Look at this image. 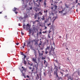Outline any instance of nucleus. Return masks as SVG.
<instances>
[{
	"mask_svg": "<svg viewBox=\"0 0 80 80\" xmlns=\"http://www.w3.org/2000/svg\"><path fill=\"white\" fill-rule=\"evenodd\" d=\"M53 71L54 72V75H56L57 77L58 78H59V79H60V78H62L58 77V74L57 73H58V68L57 66H55V68H54L53 69Z\"/></svg>",
	"mask_w": 80,
	"mask_h": 80,
	"instance_id": "1",
	"label": "nucleus"
},
{
	"mask_svg": "<svg viewBox=\"0 0 80 80\" xmlns=\"http://www.w3.org/2000/svg\"><path fill=\"white\" fill-rule=\"evenodd\" d=\"M30 43H31V41L30 40H29L27 42V47L28 48H29L30 47L31 49H32V47H33V46L32 44H30Z\"/></svg>",
	"mask_w": 80,
	"mask_h": 80,
	"instance_id": "2",
	"label": "nucleus"
},
{
	"mask_svg": "<svg viewBox=\"0 0 80 80\" xmlns=\"http://www.w3.org/2000/svg\"><path fill=\"white\" fill-rule=\"evenodd\" d=\"M32 61L34 62H35L36 63H37V58H32Z\"/></svg>",
	"mask_w": 80,
	"mask_h": 80,
	"instance_id": "3",
	"label": "nucleus"
},
{
	"mask_svg": "<svg viewBox=\"0 0 80 80\" xmlns=\"http://www.w3.org/2000/svg\"><path fill=\"white\" fill-rule=\"evenodd\" d=\"M28 15H29V13H26L25 15H24V18L25 19V18H28Z\"/></svg>",
	"mask_w": 80,
	"mask_h": 80,
	"instance_id": "4",
	"label": "nucleus"
},
{
	"mask_svg": "<svg viewBox=\"0 0 80 80\" xmlns=\"http://www.w3.org/2000/svg\"><path fill=\"white\" fill-rule=\"evenodd\" d=\"M30 27V25L28 23L26 26V29H29V28Z\"/></svg>",
	"mask_w": 80,
	"mask_h": 80,
	"instance_id": "5",
	"label": "nucleus"
},
{
	"mask_svg": "<svg viewBox=\"0 0 80 80\" xmlns=\"http://www.w3.org/2000/svg\"><path fill=\"white\" fill-rule=\"evenodd\" d=\"M17 8H14V10H13V11H14V12L16 13V14H17V13H18V12H16V10H17Z\"/></svg>",
	"mask_w": 80,
	"mask_h": 80,
	"instance_id": "6",
	"label": "nucleus"
},
{
	"mask_svg": "<svg viewBox=\"0 0 80 80\" xmlns=\"http://www.w3.org/2000/svg\"><path fill=\"white\" fill-rule=\"evenodd\" d=\"M36 63L37 64H35L34 67H35L36 70H37V69H38V62Z\"/></svg>",
	"mask_w": 80,
	"mask_h": 80,
	"instance_id": "7",
	"label": "nucleus"
},
{
	"mask_svg": "<svg viewBox=\"0 0 80 80\" xmlns=\"http://www.w3.org/2000/svg\"><path fill=\"white\" fill-rule=\"evenodd\" d=\"M54 49H55V48H53V46H52L51 48V50H52V51H54Z\"/></svg>",
	"mask_w": 80,
	"mask_h": 80,
	"instance_id": "8",
	"label": "nucleus"
},
{
	"mask_svg": "<svg viewBox=\"0 0 80 80\" xmlns=\"http://www.w3.org/2000/svg\"><path fill=\"white\" fill-rule=\"evenodd\" d=\"M37 14L36 13L34 15V19H36V18H37Z\"/></svg>",
	"mask_w": 80,
	"mask_h": 80,
	"instance_id": "9",
	"label": "nucleus"
},
{
	"mask_svg": "<svg viewBox=\"0 0 80 80\" xmlns=\"http://www.w3.org/2000/svg\"><path fill=\"white\" fill-rule=\"evenodd\" d=\"M42 18H41L42 20H44L45 18V16H42Z\"/></svg>",
	"mask_w": 80,
	"mask_h": 80,
	"instance_id": "10",
	"label": "nucleus"
},
{
	"mask_svg": "<svg viewBox=\"0 0 80 80\" xmlns=\"http://www.w3.org/2000/svg\"><path fill=\"white\" fill-rule=\"evenodd\" d=\"M50 47L48 46V47H47V48H46V51H47V50H49L50 49Z\"/></svg>",
	"mask_w": 80,
	"mask_h": 80,
	"instance_id": "11",
	"label": "nucleus"
},
{
	"mask_svg": "<svg viewBox=\"0 0 80 80\" xmlns=\"http://www.w3.org/2000/svg\"><path fill=\"white\" fill-rule=\"evenodd\" d=\"M19 20H23V18L22 17H20L19 18Z\"/></svg>",
	"mask_w": 80,
	"mask_h": 80,
	"instance_id": "12",
	"label": "nucleus"
},
{
	"mask_svg": "<svg viewBox=\"0 0 80 80\" xmlns=\"http://www.w3.org/2000/svg\"><path fill=\"white\" fill-rule=\"evenodd\" d=\"M54 7H55V10H57V6L55 5Z\"/></svg>",
	"mask_w": 80,
	"mask_h": 80,
	"instance_id": "13",
	"label": "nucleus"
},
{
	"mask_svg": "<svg viewBox=\"0 0 80 80\" xmlns=\"http://www.w3.org/2000/svg\"><path fill=\"white\" fill-rule=\"evenodd\" d=\"M23 29H25V24H23Z\"/></svg>",
	"mask_w": 80,
	"mask_h": 80,
	"instance_id": "14",
	"label": "nucleus"
},
{
	"mask_svg": "<svg viewBox=\"0 0 80 80\" xmlns=\"http://www.w3.org/2000/svg\"><path fill=\"white\" fill-rule=\"evenodd\" d=\"M22 76H23V77H24V78H25V74H24L23 73V72H22Z\"/></svg>",
	"mask_w": 80,
	"mask_h": 80,
	"instance_id": "15",
	"label": "nucleus"
},
{
	"mask_svg": "<svg viewBox=\"0 0 80 80\" xmlns=\"http://www.w3.org/2000/svg\"><path fill=\"white\" fill-rule=\"evenodd\" d=\"M25 8V7H22V10H24V9Z\"/></svg>",
	"mask_w": 80,
	"mask_h": 80,
	"instance_id": "16",
	"label": "nucleus"
},
{
	"mask_svg": "<svg viewBox=\"0 0 80 80\" xmlns=\"http://www.w3.org/2000/svg\"><path fill=\"white\" fill-rule=\"evenodd\" d=\"M40 13L41 15H42V13L40 12H38V14H40Z\"/></svg>",
	"mask_w": 80,
	"mask_h": 80,
	"instance_id": "17",
	"label": "nucleus"
},
{
	"mask_svg": "<svg viewBox=\"0 0 80 80\" xmlns=\"http://www.w3.org/2000/svg\"><path fill=\"white\" fill-rule=\"evenodd\" d=\"M28 65H29L30 66H32L33 65V64H30L29 63H28Z\"/></svg>",
	"mask_w": 80,
	"mask_h": 80,
	"instance_id": "18",
	"label": "nucleus"
},
{
	"mask_svg": "<svg viewBox=\"0 0 80 80\" xmlns=\"http://www.w3.org/2000/svg\"><path fill=\"white\" fill-rule=\"evenodd\" d=\"M21 55H22L23 56L25 55L23 54V52H21Z\"/></svg>",
	"mask_w": 80,
	"mask_h": 80,
	"instance_id": "19",
	"label": "nucleus"
},
{
	"mask_svg": "<svg viewBox=\"0 0 80 80\" xmlns=\"http://www.w3.org/2000/svg\"><path fill=\"white\" fill-rule=\"evenodd\" d=\"M54 13H57V11L55 10H54Z\"/></svg>",
	"mask_w": 80,
	"mask_h": 80,
	"instance_id": "20",
	"label": "nucleus"
},
{
	"mask_svg": "<svg viewBox=\"0 0 80 80\" xmlns=\"http://www.w3.org/2000/svg\"><path fill=\"white\" fill-rule=\"evenodd\" d=\"M65 6L66 8H68V6H67V4H65Z\"/></svg>",
	"mask_w": 80,
	"mask_h": 80,
	"instance_id": "21",
	"label": "nucleus"
},
{
	"mask_svg": "<svg viewBox=\"0 0 80 80\" xmlns=\"http://www.w3.org/2000/svg\"><path fill=\"white\" fill-rule=\"evenodd\" d=\"M27 4H26L24 6V8H27Z\"/></svg>",
	"mask_w": 80,
	"mask_h": 80,
	"instance_id": "22",
	"label": "nucleus"
},
{
	"mask_svg": "<svg viewBox=\"0 0 80 80\" xmlns=\"http://www.w3.org/2000/svg\"><path fill=\"white\" fill-rule=\"evenodd\" d=\"M44 75L45 77L47 75L46 74V72H44Z\"/></svg>",
	"mask_w": 80,
	"mask_h": 80,
	"instance_id": "23",
	"label": "nucleus"
},
{
	"mask_svg": "<svg viewBox=\"0 0 80 80\" xmlns=\"http://www.w3.org/2000/svg\"><path fill=\"white\" fill-rule=\"evenodd\" d=\"M26 61L25 60H24V63L25 64V65H26Z\"/></svg>",
	"mask_w": 80,
	"mask_h": 80,
	"instance_id": "24",
	"label": "nucleus"
},
{
	"mask_svg": "<svg viewBox=\"0 0 80 80\" xmlns=\"http://www.w3.org/2000/svg\"><path fill=\"white\" fill-rule=\"evenodd\" d=\"M42 60H45V58L42 57Z\"/></svg>",
	"mask_w": 80,
	"mask_h": 80,
	"instance_id": "25",
	"label": "nucleus"
},
{
	"mask_svg": "<svg viewBox=\"0 0 80 80\" xmlns=\"http://www.w3.org/2000/svg\"><path fill=\"white\" fill-rule=\"evenodd\" d=\"M39 35H42V32H40L39 33Z\"/></svg>",
	"mask_w": 80,
	"mask_h": 80,
	"instance_id": "26",
	"label": "nucleus"
},
{
	"mask_svg": "<svg viewBox=\"0 0 80 80\" xmlns=\"http://www.w3.org/2000/svg\"><path fill=\"white\" fill-rule=\"evenodd\" d=\"M48 12V11H47V10H46V11H44V12L45 13V12H46V13H47Z\"/></svg>",
	"mask_w": 80,
	"mask_h": 80,
	"instance_id": "27",
	"label": "nucleus"
},
{
	"mask_svg": "<svg viewBox=\"0 0 80 80\" xmlns=\"http://www.w3.org/2000/svg\"><path fill=\"white\" fill-rule=\"evenodd\" d=\"M49 76L50 77H52V74H51V73H50V74L49 75Z\"/></svg>",
	"mask_w": 80,
	"mask_h": 80,
	"instance_id": "28",
	"label": "nucleus"
},
{
	"mask_svg": "<svg viewBox=\"0 0 80 80\" xmlns=\"http://www.w3.org/2000/svg\"><path fill=\"white\" fill-rule=\"evenodd\" d=\"M35 45H38V43L37 42H35Z\"/></svg>",
	"mask_w": 80,
	"mask_h": 80,
	"instance_id": "29",
	"label": "nucleus"
},
{
	"mask_svg": "<svg viewBox=\"0 0 80 80\" xmlns=\"http://www.w3.org/2000/svg\"><path fill=\"white\" fill-rule=\"evenodd\" d=\"M59 13H63V12L62 11H59Z\"/></svg>",
	"mask_w": 80,
	"mask_h": 80,
	"instance_id": "30",
	"label": "nucleus"
},
{
	"mask_svg": "<svg viewBox=\"0 0 80 80\" xmlns=\"http://www.w3.org/2000/svg\"><path fill=\"white\" fill-rule=\"evenodd\" d=\"M60 73L61 74H62V76H63V72H60Z\"/></svg>",
	"mask_w": 80,
	"mask_h": 80,
	"instance_id": "31",
	"label": "nucleus"
},
{
	"mask_svg": "<svg viewBox=\"0 0 80 80\" xmlns=\"http://www.w3.org/2000/svg\"><path fill=\"white\" fill-rule=\"evenodd\" d=\"M36 53V52L35 51L34 53H35V56L36 57V58H37V55H36V53Z\"/></svg>",
	"mask_w": 80,
	"mask_h": 80,
	"instance_id": "32",
	"label": "nucleus"
},
{
	"mask_svg": "<svg viewBox=\"0 0 80 80\" xmlns=\"http://www.w3.org/2000/svg\"><path fill=\"white\" fill-rule=\"evenodd\" d=\"M23 56H24V59H25V58H26V57H27V56H26V55H25Z\"/></svg>",
	"mask_w": 80,
	"mask_h": 80,
	"instance_id": "33",
	"label": "nucleus"
},
{
	"mask_svg": "<svg viewBox=\"0 0 80 80\" xmlns=\"http://www.w3.org/2000/svg\"><path fill=\"white\" fill-rule=\"evenodd\" d=\"M44 5H47V3H46V2H44Z\"/></svg>",
	"mask_w": 80,
	"mask_h": 80,
	"instance_id": "34",
	"label": "nucleus"
},
{
	"mask_svg": "<svg viewBox=\"0 0 80 80\" xmlns=\"http://www.w3.org/2000/svg\"><path fill=\"white\" fill-rule=\"evenodd\" d=\"M23 70H24V71H25V70H26V69L25 68H24L23 69Z\"/></svg>",
	"mask_w": 80,
	"mask_h": 80,
	"instance_id": "35",
	"label": "nucleus"
},
{
	"mask_svg": "<svg viewBox=\"0 0 80 80\" xmlns=\"http://www.w3.org/2000/svg\"><path fill=\"white\" fill-rule=\"evenodd\" d=\"M51 25V23H49V24H48V27H49V25Z\"/></svg>",
	"mask_w": 80,
	"mask_h": 80,
	"instance_id": "36",
	"label": "nucleus"
},
{
	"mask_svg": "<svg viewBox=\"0 0 80 80\" xmlns=\"http://www.w3.org/2000/svg\"><path fill=\"white\" fill-rule=\"evenodd\" d=\"M48 53V51L45 52V54H47V53Z\"/></svg>",
	"mask_w": 80,
	"mask_h": 80,
	"instance_id": "37",
	"label": "nucleus"
},
{
	"mask_svg": "<svg viewBox=\"0 0 80 80\" xmlns=\"http://www.w3.org/2000/svg\"><path fill=\"white\" fill-rule=\"evenodd\" d=\"M29 69H30V70L32 69V67H29Z\"/></svg>",
	"mask_w": 80,
	"mask_h": 80,
	"instance_id": "38",
	"label": "nucleus"
},
{
	"mask_svg": "<svg viewBox=\"0 0 80 80\" xmlns=\"http://www.w3.org/2000/svg\"><path fill=\"white\" fill-rule=\"evenodd\" d=\"M16 45H19V43L18 42L16 43Z\"/></svg>",
	"mask_w": 80,
	"mask_h": 80,
	"instance_id": "39",
	"label": "nucleus"
},
{
	"mask_svg": "<svg viewBox=\"0 0 80 80\" xmlns=\"http://www.w3.org/2000/svg\"><path fill=\"white\" fill-rule=\"evenodd\" d=\"M21 34L22 35H24V33H23L22 32H21Z\"/></svg>",
	"mask_w": 80,
	"mask_h": 80,
	"instance_id": "40",
	"label": "nucleus"
},
{
	"mask_svg": "<svg viewBox=\"0 0 80 80\" xmlns=\"http://www.w3.org/2000/svg\"><path fill=\"white\" fill-rule=\"evenodd\" d=\"M68 74H66V75H65V77H68Z\"/></svg>",
	"mask_w": 80,
	"mask_h": 80,
	"instance_id": "41",
	"label": "nucleus"
},
{
	"mask_svg": "<svg viewBox=\"0 0 80 80\" xmlns=\"http://www.w3.org/2000/svg\"><path fill=\"white\" fill-rule=\"evenodd\" d=\"M76 2L77 3H78V0H76Z\"/></svg>",
	"mask_w": 80,
	"mask_h": 80,
	"instance_id": "42",
	"label": "nucleus"
},
{
	"mask_svg": "<svg viewBox=\"0 0 80 80\" xmlns=\"http://www.w3.org/2000/svg\"><path fill=\"white\" fill-rule=\"evenodd\" d=\"M52 30H54V28H53V27L52 26Z\"/></svg>",
	"mask_w": 80,
	"mask_h": 80,
	"instance_id": "43",
	"label": "nucleus"
},
{
	"mask_svg": "<svg viewBox=\"0 0 80 80\" xmlns=\"http://www.w3.org/2000/svg\"><path fill=\"white\" fill-rule=\"evenodd\" d=\"M24 47H25L26 45H25V42H24Z\"/></svg>",
	"mask_w": 80,
	"mask_h": 80,
	"instance_id": "44",
	"label": "nucleus"
},
{
	"mask_svg": "<svg viewBox=\"0 0 80 80\" xmlns=\"http://www.w3.org/2000/svg\"><path fill=\"white\" fill-rule=\"evenodd\" d=\"M61 68V67L60 66L58 68V69H59V70H61V68Z\"/></svg>",
	"mask_w": 80,
	"mask_h": 80,
	"instance_id": "45",
	"label": "nucleus"
},
{
	"mask_svg": "<svg viewBox=\"0 0 80 80\" xmlns=\"http://www.w3.org/2000/svg\"><path fill=\"white\" fill-rule=\"evenodd\" d=\"M46 63V61L45 60H44V63Z\"/></svg>",
	"mask_w": 80,
	"mask_h": 80,
	"instance_id": "46",
	"label": "nucleus"
},
{
	"mask_svg": "<svg viewBox=\"0 0 80 80\" xmlns=\"http://www.w3.org/2000/svg\"><path fill=\"white\" fill-rule=\"evenodd\" d=\"M78 75H80V73L79 72H78Z\"/></svg>",
	"mask_w": 80,
	"mask_h": 80,
	"instance_id": "47",
	"label": "nucleus"
},
{
	"mask_svg": "<svg viewBox=\"0 0 80 80\" xmlns=\"http://www.w3.org/2000/svg\"><path fill=\"white\" fill-rule=\"evenodd\" d=\"M30 10H32V7H31L30 8Z\"/></svg>",
	"mask_w": 80,
	"mask_h": 80,
	"instance_id": "48",
	"label": "nucleus"
},
{
	"mask_svg": "<svg viewBox=\"0 0 80 80\" xmlns=\"http://www.w3.org/2000/svg\"><path fill=\"white\" fill-rule=\"evenodd\" d=\"M67 13H63V15H66V14Z\"/></svg>",
	"mask_w": 80,
	"mask_h": 80,
	"instance_id": "49",
	"label": "nucleus"
},
{
	"mask_svg": "<svg viewBox=\"0 0 80 80\" xmlns=\"http://www.w3.org/2000/svg\"><path fill=\"white\" fill-rule=\"evenodd\" d=\"M22 1L23 2V3H24V0H22Z\"/></svg>",
	"mask_w": 80,
	"mask_h": 80,
	"instance_id": "50",
	"label": "nucleus"
},
{
	"mask_svg": "<svg viewBox=\"0 0 80 80\" xmlns=\"http://www.w3.org/2000/svg\"><path fill=\"white\" fill-rule=\"evenodd\" d=\"M42 1V0H39V2H41Z\"/></svg>",
	"mask_w": 80,
	"mask_h": 80,
	"instance_id": "51",
	"label": "nucleus"
},
{
	"mask_svg": "<svg viewBox=\"0 0 80 80\" xmlns=\"http://www.w3.org/2000/svg\"><path fill=\"white\" fill-rule=\"evenodd\" d=\"M35 22H38V20H36Z\"/></svg>",
	"mask_w": 80,
	"mask_h": 80,
	"instance_id": "52",
	"label": "nucleus"
},
{
	"mask_svg": "<svg viewBox=\"0 0 80 80\" xmlns=\"http://www.w3.org/2000/svg\"><path fill=\"white\" fill-rule=\"evenodd\" d=\"M27 78H29V76L28 75H27Z\"/></svg>",
	"mask_w": 80,
	"mask_h": 80,
	"instance_id": "53",
	"label": "nucleus"
},
{
	"mask_svg": "<svg viewBox=\"0 0 80 80\" xmlns=\"http://www.w3.org/2000/svg\"><path fill=\"white\" fill-rule=\"evenodd\" d=\"M56 19H55H55H53V22H54V21H55V20Z\"/></svg>",
	"mask_w": 80,
	"mask_h": 80,
	"instance_id": "54",
	"label": "nucleus"
},
{
	"mask_svg": "<svg viewBox=\"0 0 80 80\" xmlns=\"http://www.w3.org/2000/svg\"><path fill=\"white\" fill-rule=\"evenodd\" d=\"M33 41H34V42H35V41H36V40H35V39L33 40Z\"/></svg>",
	"mask_w": 80,
	"mask_h": 80,
	"instance_id": "55",
	"label": "nucleus"
},
{
	"mask_svg": "<svg viewBox=\"0 0 80 80\" xmlns=\"http://www.w3.org/2000/svg\"><path fill=\"white\" fill-rule=\"evenodd\" d=\"M45 29H47V27L45 26Z\"/></svg>",
	"mask_w": 80,
	"mask_h": 80,
	"instance_id": "56",
	"label": "nucleus"
},
{
	"mask_svg": "<svg viewBox=\"0 0 80 80\" xmlns=\"http://www.w3.org/2000/svg\"><path fill=\"white\" fill-rule=\"evenodd\" d=\"M50 18V19H51V17H49L48 18V19H49Z\"/></svg>",
	"mask_w": 80,
	"mask_h": 80,
	"instance_id": "57",
	"label": "nucleus"
},
{
	"mask_svg": "<svg viewBox=\"0 0 80 80\" xmlns=\"http://www.w3.org/2000/svg\"><path fill=\"white\" fill-rule=\"evenodd\" d=\"M56 18H57V16L55 17V19H56Z\"/></svg>",
	"mask_w": 80,
	"mask_h": 80,
	"instance_id": "58",
	"label": "nucleus"
},
{
	"mask_svg": "<svg viewBox=\"0 0 80 80\" xmlns=\"http://www.w3.org/2000/svg\"><path fill=\"white\" fill-rule=\"evenodd\" d=\"M37 77H38V78H39V76H38V74H37Z\"/></svg>",
	"mask_w": 80,
	"mask_h": 80,
	"instance_id": "59",
	"label": "nucleus"
},
{
	"mask_svg": "<svg viewBox=\"0 0 80 80\" xmlns=\"http://www.w3.org/2000/svg\"><path fill=\"white\" fill-rule=\"evenodd\" d=\"M33 24L34 25V24H35V22H33Z\"/></svg>",
	"mask_w": 80,
	"mask_h": 80,
	"instance_id": "60",
	"label": "nucleus"
},
{
	"mask_svg": "<svg viewBox=\"0 0 80 80\" xmlns=\"http://www.w3.org/2000/svg\"><path fill=\"white\" fill-rule=\"evenodd\" d=\"M18 25H19V26H21V24H19Z\"/></svg>",
	"mask_w": 80,
	"mask_h": 80,
	"instance_id": "61",
	"label": "nucleus"
},
{
	"mask_svg": "<svg viewBox=\"0 0 80 80\" xmlns=\"http://www.w3.org/2000/svg\"><path fill=\"white\" fill-rule=\"evenodd\" d=\"M45 23H47V22L46 21H45Z\"/></svg>",
	"mask_w": 80,
	"mask_h": 80,
	"instance_id": "62",
	"label": "nucleus"
},
{
	"mask_svg": "<svg viewBox=\"0 0 80 80\" xmlns=\"http://www.w3.org/2000/svg\"><path fill=\"white\" fill-rule=\"evenodd\" d=\"M40 55L41 56H42V55H43V53H41V54Z\"/></svg>",
	"mask_w": 80,
	"mask_h": 80,
	"instance_id": "63",
	"label": "nucleus"
},
{
	"mask_svg": "<svg viewBox=\"0 0 80 80\" xmlns=\"http://www.w3.org/2000/svg\"><path fill=\"white\" fill-rule=\"evenodd\" d=\"M62 12H63L64 11V9H62Z\"/></svg>",
	"mask_w": 80,
	"mask_h": 80,
	"instance_id": "64",
	"label": "nucleus"
}]
</instances>
